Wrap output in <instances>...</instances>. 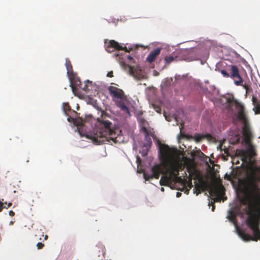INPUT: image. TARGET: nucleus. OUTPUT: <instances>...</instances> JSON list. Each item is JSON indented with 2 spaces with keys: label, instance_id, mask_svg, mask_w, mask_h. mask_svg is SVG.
I'll return each instance as SVG.
<instances>
[{
  "label": "nucleus",
  "instance_id": "1",
  "mask_svg": "<svg viewBox=\"0 0 260 260\" xmlns=\"http://www.w3.org/2000/svg\"><path fill=\"white\" fill-rule=\"evenodd\" d=\"M260 167H251L241 181L242 191L250 206L260 217Z\"/></svg>",
  "mask_w": 260,
  "mask_h": 260
},
{
  "label": "nucleus",
  "instance_id": "2",
  "mask_svg": "<svg viewBox=\"0 0 260 260\" xmlns=\"http://www.w3.org/2000/svg\"><path fill=\"white\" fill-rule=\"evenodd\" d=\"M158 143L159 145L162 163L166 170V174L161 177L159 181L160 185L168 186L172 181H181V178L178 177L181 166L176 160L177 150L170 148L167 145L161 144L159 140Z\"/></svg>",
  "mask_w": 260,
  "mask_h": 260
},
{
  "label": "nucleus",
  "instance_id": "3",
  "mask_svg": "<svg viewBox=\"0 0 260 260\" xmlns=\"http://www.w3.org/2000/svg\"><path fill=\"white\" fill-rule=\"evenodd\" d=\"M107 116V113L102 110L101 118H98L97 119L99 123V131L95 134L91 139L98 144L105 143L106 141L112 142L114 144L120 143L122 141L121 131L118 128H112L111 122L105 119Z\"/></svg>",
  "mask_w": 260,
  "mask_h": 260
},
{
  "label": "nucleus",
  "instance_id": "4",
  "mask_svg": "<svg viewBox=\"0 0 260 260\" xmlns=\"http://www.w3.org/2000/svg\"><path fill=\"white\" fill-rule=\"evenodd\" d=\"M247 226L252 231L253 237L245 233L244 231H240V236L245 241L252 240L257 241L260 240V230L259 229V222L258 218L254 215H249L246 219Z\"/></svg>",
  "mask_w": 260,
  "mask_h": 260
},
{
  "label": "nucleus",
  "instance_id": "5",
  "mask_svg": "<svg viewBox=\"0 0 260 260\" xmlns=\"http://www.w3.org/2000/svg\"><path fill=\"white\" fill-rule=\"evenodd\" d=\"M109 93L113 98L117 99L115 100V104L117 107L120 109V110L129 115H131L130 111L128 107L126 106L127 100L126 98L124 96V91L116 87L110 86L108 88Z\"/></svg>",
  "mask_w": 260,
  "mask_h": 260
},
{
  "label": "nucleus",
  "instance_id": "6",
  "mask_svg": "<svg viewBox=\"0 0 260 260\" xmlns=\"http://www.w3.org/2000/svg\"><path fill=\"white\" fill-rule=\"evenodd\" d=\"M210 194L215 197V201L219 202L225 194V189L222 184L217 185L212 187L210 190Z\"/></svg>",
  "mask_w": 260,
  "mask_h": 260
},
{
  "label": "nucleus",
  "instance_id": "7",
  "mask_svg": "<svg viewBox=\"0 0 260 260\" xmlns=\"http://www.w3.org/2000/svg\"><path fill=\"white\" fill-rule=\"evenodd\" d=\"M230 77L234 80L235 85L238 86L242 85L243 80L240 75L239 69L237 66H231Z\"/></svg>",
  "mask_w": 260,
  "mask_h": 260
},
{
  "label": "nucleus",
  "instance_id": "8",
  "mask_svg": "<svg viewBox=\"0 0 260 260\" xmlns=\"http://www.w3.org/2000/svg\"><path fill=\"white\" fill-rule=\"evenodd\" d=\"M115 50H124L126 52H129L126 46H121L118 42L114 40H110L106 46V50L110 53L113 52Z\"/></svg>",
  "mask_w": 260,
  "mask_h": 260
},
{
  "label": "nucleus",
  "instance_id": "9",
  "mask_svg": "<svg viewBox=\"0 0 260 260\" xmlns=\"http://www.w3.org/2000/svg\"><path fill=\"white\" fill-rule=\"evenodd\" d=\"M152 175L148 176L145 173H144V177L146 180H148L149 178H154L158 179L160 174L162 173V169L159 165H155L151 168Z\"/></svg>",
  "mask_w": 260,
  "mask_h": 260
},
{
  "label": "nucleus",
  "instance_id": "10",
  "mask_svg": "<svg viewBox=\"0 0 260 260\" xmlns=\"http://www.w3.org/2000/svg\"><path fill=\"white\" fill-rule=\"evenodd\" d=\"M185 51L184 50H179L173 53L170 55L168 56H166L165 58V60L167 64L170 63L171 62L173 61H178L181 59H184L183 58H181L180 57V55L184 54Z\"/></svg>",
  "mask_w": 260,
  "mask_h": 260
},
{
  "label": "nucleus",
  "instance_id": "11",
  "mask_svg": "<svg viewBox=\"0 0 260 260\" xmlns=\"http://www.w3.org/2000/svg\"><path fill=\"white\" fill-rule=\"evenodd\" d=\"M241 153L245 160H250L256 155L254 147L252 145H249L247 150H242Z\"/></svg>",
  "mask_w": 260,
  "mask_h": 260
},
{
  "label": "nucleus",
  "instance_id": "12",
  "mask_svg": "<svg viewBox=\"0 0 260 260\" xmlns=\"http://www.w3.org/2000/svg\"><path fill=\"white\" fill-rule=\"evenodd\" d=\"M87 83H91V82H90L89 80H87L85 85L84 86H82V85L81 84V82L80 80H77L75 82V85H74L72 80H71V87L73 92H75L77 89L78 88H81L82 90H84L85 91H87L89 90V89L88 88Z\"/></svg>",
  "mask_w": 260,
  "mask_h": 260
},
{
  "label": "nucleus",
  "instance_id": "13",
  "mask_svg": "<svg viewBox=\"0 0 260 260\" xmlns=\"http://www.w3.org/2000/svg\"><path fill=\"white\" fill-rule=\"evenodd\" d=\"M161 49L157 48L152 51L146 58V60L149 62H152L154 61L156 57L160 54Z\"/></svg>",
  "mask_w": 260,
  "mask_h": 260
},
{
  "label": "nucleus",
  "instance_id": "14",
  "mask_svg": "<svg viewBox=\"0 0 260 260\" xmlns=\"http://www.w3.org/2000/svg\"><path fill=\"white\" fill-rule=\"evenodd\" d=\"M130 74L136 79L140 80L142 78V74L141 70L135 67H129Z\"/></svg>",
  "mask_w": 260,
  "mask_h": 260
},
{
  "label": "nucleus",
  "instance_id": "15",
  "mask_svg": "<svg viewBox=\"0 0 260 260\" xmlns=\"http://www.w3.org/2000/svg\"><path fill=\"white\" fill-rule=\"evenodd\" d=\"M243 134L247 143H249L252 137V133L249 126L245 125L243 128Z\"/></svg>",
  "mask_w": 260,
  "mask_h": 260
},
{
  "label": "nucleus",
  "instance_id": "16",
  "mask_svg": "<svg viewBox=\"0 0 260 260\" xmlns=\"http://www.w3.org/2000/svg\"><path fill=\"white\" fill-rule=\"evenodd\" d=\"M66 67L67 70L68 75L69 76L70 80H72L74 77V73L73 72L71 62L68 58H66Z\"/></svg>",
  "mask_w": 260,
  "mask_h": 260
},
{
  "label": "nucleus",
  "instance_id": "17",
  "mask_svg": "<svg viewBox=\"0 0 260 260\" xmlns=\"http://www.w3.org/2000/svg\"><path fill=\"white\" fill-rule=\"evenodd\" d=\"M145 143L144 144V146L146 147V152H143L142 155L145 156L147 155V152L150 148L151 145H152V141L151 139L149 136V134L145 135Z\"/></svg>",
  "mask_w": 260,
  "mask_h": 260
},
{
  "label": "nucleus",
  "instance_id": "18",
  "mask_svg": "<svg viewBox=\"0 0 260 260\" xmlns=\"http://www.w3.org/2000/svg\"><path fill=\"white\" fill-rule=\"evenodd\" d=\"M253 105L254 106L253 110L256 114H260V101H258L256 98L253 96L252 98Z\"/></svg>",
  "mask_w": 260,
  "mask_h": 260
},
{
  "label": "nucleus",
  "instance_id": "19",
  "mask_svg": "<svg viewBox=\"0 0 260 260\" xmlns=\"http://www.w3.org/2000/svg\"><path fill=\"white\" fill-rule=\"evenodd\" d=\"M237 106L239 107L238 114L240 119H243L245 116V109L244 106L240 104L237 103Z\"/></svg>",
  "mask_w": 260,
  "mask_h": 260
},
{
  "label": "nucleus",
  "instance_id": "20",
  "mask_svg": "<svg viewBox=\"0 0 260 260\" xmlns=\"http://www.w3.org/2000/svg\"><path fill=\"white\" fill-rule=\"evenodd\" d=\"M210 135H201L199 134H195L193 137V139L197 142H200L203 141L206 137H210Z\"/></svg>",
  "mask_w": 260,
  "mask_h": 260
},
{
  "label": "nucleus",
  "instance_id": "21",
  "mask_svg": "<svg viewBox=\"0 0 260 260\" xmlns=\"http://www.w3.org/2000/svg\"><path fill=\"white\" fill-rule=\"evenodd\" d=\"M83 120L81 118H75L73 124L76 126H81L83 125Z\"/></svg>",
  "mask_w": 260,
  "mask_h": 260
},
{
  "label": "nucleus",
  "instance_id": "22",
  "mask_svg": "<svg viewBox=\"0 0 260 260\" xmlns=\"http://www.w3.org/2000/svg\"><path fill=\"white\" fill-rule=\"evenodd\" d=\"M218 148H219L221 151H223L225 154H228V153H229L228 148L225 147V146L223 147L222 144H220Z\"/></svg>",
  "mask_w": 260,
  "mask_h": 260
},
{
  "label": "nucleus",
  "instance_id": "23",
  "mask_svg": "<svg viewBox=\"0 0 260 260\" xmlns=\"http://www.w3.org/2000/svg\"><path fill=\"white\" fill-rule=\"evenodd\" d=\"M4 200L3 199L2 200H0V212L2 211L4 208L7 209L6 206H4V204H7L6 202H4Z\"/></svg>",
  "mask_w": 260,
  "mask_h": 260
},
{
  "label": "nucleus",
  "instance_id": "24",
  "mask_svg": "<svg viewBox=\"0 0 260 260\" xmlns=\"http://www.w3.org/2000/svg\"><path fill=\"white\" fill-rule=\"evenodd\" d=\"M220 73L223 75L224 77L229 78L230 77V74H229L225 70H221L220 71Z\"/></svg>",
  "mask_w": 260,
  "mask_h": 260
},
{
  "label": "nucleus",
  "instance_id": "25",
  "mask_svg": "<svg viewBox=\"0 0 260 260\" xmlns=\"http://www.w3.org/2000/svg\"><path fill=\"white\" fill-rule=\"evenodd\" d=\"M38 236L39 238V239L40 240H41V236L42 237H43L44 236V234H43V233L41 232V231H39L37 232V234H36L35 235V237H37Z\"/></svg>",
  "mask_w": 260,
  "mask_h": 260
},
{
  "label": "nucleus",
  "instance_id": "26",
  "mask_svg": "<svg viewBox=\"0 0 260 260\" xmlns=\"http://www.w3.org/2000/svg\"><path fill=\"white\" fill-rule=\"evenodd\" d=\"M63 109L64 111H69L70 110V107L68 104H63Z\"/></svg>",
  "mask_w": 260,
  "mask_h": 260
},
{
  "label": "nucleus",
  "instance_id": "27",
  "mask_svg": "<svg viewBox=\"0 0 260 260\" xmlns=\"http://www.w3.org/2000/svg\"><path fill=\"white\" fill-rule=\"evenodd\" d=\"M37 246L38 249H41L43 248V247L44 246V244L41 242H39L37 244Z\"/></svg>",
  "mask_w": 260,
  "mask_h": 260
},
{
  "label": "nucleus",
  "instance_id": "28",
  "mask_svg": "<svg viewBox=\"0 0 260 260\" xmlns=\"http://www.w3.org/2000/svg\"><path fill=\"white\" fill-rule=\"evenodd\" d=\"M141 130H142V132H143L145 133V135L149 134V133L148 131L147 130V128L146 127H145V126L142 127L141 128Z\"/></svg>",
  "mask_w": 260,
  "mask_h": 260
},
{
  "label": "nucleus",
  "instance_id": "29",
  "mask_svg": "<svg viewBox=\"0 0 260 260\" xmlns=\"http://www.w3.org/2000/svg\"><path fill=\"white\" fill-rule=\"evenodd\" d=\"M66 114H67V115L68 116V119H67L68 121L69 122H72L73 123V122H74V118H73V117H72L71 116H70L68 115V114L67 113H66Z\"/></svg>",
  "mask_w": 260,
  "mask_h": 260
},
{
  "label": "nucleus",
  "instance_id": "30",
  "mask_svg": "<svg viewBox=\"0 0 260 260\" xmlns=\"http://www.w3.org/2000/svg\"><path fill=\"white\" fill-rule=\"evenodd\" d=\"M224 178L228 180H231L232 179L231 175H229L228 174H226L224 176Z\"/></svg>",
  "mask_w": 260,
  "mask_h": 260
},
{
  "label": "nucleus",
  "instance_id": "31",
  "mask_svg": "<svg viewBox=\"0 0 260 260\" xmlns=\"http://www.w3.org/2000/svg\"><path fill=\"white\" fill-rule=\"evenodd\" d=\"M107 76L108 77H113V71H110V72H109L107 75Z\"/></svg>",
  "mask_w": 260,
  "mask_h": 260
},
{
  "label": "nucleus",
  "instance_id": "32",
  "mask_svg": "<svg viewBox=\"0 0 260 260\" xmlns=\"http://www.w3.org/2000/svg\"><path fill=\"white\" fill-rule=\"evenodd\" d=\"M154 109L157 113L161 112V108L159 107H154Z\"/></svg>",
  "mask_w": 260,
  "mask_h": 260
},
{
  "label": "nucleus",
  "instance_id": "33",
  "mask_svg": "<svg viewBox=\"0 0 260 260\" xmlns=\"http://www.w3.org/2000/svg\"><path fill=\"white\" fill-rule=\"evenodd\" d=\"M9 215H10V216H14V215H15V213H14V212H13V211H12V210H11V211H9Z\"/></svg>",
  "mask_w": 260,
  "mask_h": 260
},
{
  "label": "nucleus",
  "instance_id": "34",
  "mask_svg": "<svg viewBox=\"0 0 260 260\" xmlns=\"http://www.w3.org/2000/svg\"><path fill=\"white\" fill-rule=\"evenodd\" d=\"M181 194H182V193L181 192H177V193H176V197L177 198H179V197H180L181 196Z\"/></svg>",
  "mask_w": 260,
  "mask_h": 260
},
{
  "label": "nucleus",
  "instance_id": "35",
  "mask_svg": "<svg viewBox=\"0 0 260 260\" xmlns=\"http://www.w3.org/2000/svg\"><path fill=\"white\" fill-rule=\"evenodd\" d=\"M6 205H7V206H6V207H7V209H8L9 207H11L12 206V203H9L8 204L7 203Z\"/></svg>",
  "mask_w": 260,
  "mask_h": 260
},
{
  "label": "nucleus",
  "instance_id": "36",
  "mask_svg": "<svg viewBox=\"0 0 260 260\" xmlns=\"http://www.w3.org/2000/svg\"><path fill=\"white\" fill-rule=\"evenodd\" d=\"M127 58H128V59L131 60H132L133 59V57L132 56H131L128 55L127 56Z\"/></svg>",
  "mask_w": 260,
  "mask_h": 260
},
{
  "label": "nucleus",
  "instance_id": "37",
  "mask_svg": "<svg viewBox=\"0 0 260 260\" xmlns=\"http://www.w3.org/2000/svg\"><path fill=\"white\" fill-rule=\"evenodd\" d=\"M215 209V206L214 205V203L212 204V210L213 211Z\"/></svg>",
  "mask_w": 260,
  "mask_h": 260
},
{
  "label": "nucleus",
  "instance_id": "38",
  "mask_svg": "<svg viewBox=\"0 0 260 260\" xmlns=\"http://www.w3.org/2000/svg\"><path fill=\"white\" fill-rule=\"evenodd\" d=\"M227 101H228V103H231L232 102V100H231L230 99H228Z\"/></svg>",
  "mask_w": 260,
  "mask_h": 260
},
{
  "label": "nucleus",
  "instance_id": "39",
  "mask_svg": "<svg viewBox=\"0 0 260 260\" xmlns=\"http://www.w3.org/2000/svg\"><path fill=\"white\" fill-rule=\"evenodd\" d=\"M13 223H14V221H11L10 222V223H9V224H10V225H12V224H13Z\"/></svg>",
  "mask_w": 260,
  "mask_h": 260
},
{
  "label": "nucleus",
  "instance_id": "40",
  "mask_svg": "<svg viewBox=\"0 0 260 260\" xmlns=\"http://www.w3.org/2000/svg\"><path fill=\"white\" fill-rule=\"evenodd\" d=\"M47 238H48V236L46 235L45 236V237H44V240H47Z\"/></svg>",
  "mask_w": 260,
  "mask_h": 260
},
{
  "label": "nucleus",
  "instance_id": "41",
  "mask_svg": "<svg viewBox=\"0 0 260 260\" xmlns=\"http://www.w3.org/2000/svg\"><path fill=\"white\" fill-rule=\"evenodd\" d=\"M231 220H236V219H235V217H232L231 218Z\"/></svg>",
  "mask_w": 260,
  "mask_h": 260
},
{
  "label": "nucleus",
  "instance_id": "42",
  "mask_svg": "<svg viewBox=\"0 0 260 260\" xmlns=\"http://www.w3.org/2000/svg\"><path fill=\"white\" fill-rule=\"evenodd\" d=\"M164 115H165V117H166V119L167 120H168V121H170V120L168 119V118L167 117V116H166V115L165 114Z\"/></svg>",
  "mask_w": 260,
  "mask_h": 260
},
{
  "label": "nucleus",
  "instance_id": "43",
  "mask_svg": "<svg viewBox=\"0 0 260 260\" xmlns=\"http://www.w3.org/2000/svg\"><path fill=\"white\" fill-rule=\"evenodd\" d=\"M13 139H19V138H18V137L15 136V137H13Z\"/></svg>",
  "mask_w": 260,
  "mask_h": 260
},
{
  "label": "nucleus",
  "instance_id": "44",
  "mask_svg": "<svg viewBox=\"0 0 260 260\" xmlns=\"http://www.w3.org/2000/svg\"><path fill=\"white\" fill-rule=\"evenodd\" d=\"M152 137L153 138L156 139V137H155L153 134H152Z\"/></svg>",
  "mask_w": 260,
  "mask_h": 260
},
{
  "label": "nucleus",
  "instance_id": "45",
  "mask_svg": "<svg viewBox=\"0 0 260 260\" xmlns=\"http://www.w3.org/2000/svg\"><path fill=\"white\" fill-rule=\"evenodd\" d=\"M161 190L162 191H164V188L163 187H161Z\"/></svg>",
  "mask_w": 260,
  "mask_h": 260
},
{
  "label": "nucleus",
  "instance_id": "46",
  "mask_svg": "<svg viewBox=\"0 0 260 260\" xmlns=\"http://www.w3.org/2000/svg\"><path fill=\"white\" fill-rule=\"evenodd\" d=\"M244 88L245 89H246V90L247 89V86L246 85L244 86Z\"/></svg>",
  "mask_w": 260,
  "mask_h": 260
},
{
  "label": "nucleus",
  "instance_id": "47",
  "mask_svg": "<svg viewBox=\"0 0 260 260\" xmlns=\"http://www.w3.org/2000/svg\"><path fill=\"white\" fill-rule=\"evenodd\" d=\"M226 199V197H225V198L223 199V201H224V200H225Z\"/></svg>",
  "mask_w": 260,
  "mask_h": 260
},
{
  "label": "nucleus",
  "instance_id": "48",
  "mask_svg": "<svg viewBox=\"0 0 260 260\" xmlns=\"http://www.w3.org/2000/svg\"><path fill=\"white\" fill-rule=\"evenodd\" d=\"M116 56H119V55L118 54H115Z\"/></svg>",
  "mask_w": 260,
  "mask_h": 260
},
{
  "label": "nucleus",
  "instance_id": "49",
  "mask_svg": "<svg viewBox=\"0 0 260 260\" xmlns=\"http://www.w3.org/2000/svg\"><path fill=\"white\" fill-rule=\"evenodd\" d=\"M184 188L183 187L182 189H180L181 191H182L183 190Z\"/></svg>",
  "mask_w": 260,
  "mask_h": 260
}]
</instances>
